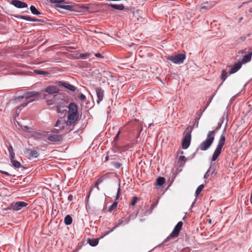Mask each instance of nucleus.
I'll return each instance as SVG.
<instances>
[{"label":"nucleus","instance_id":"f257e3e1","mask_svg":"<svg viewBox=\"0 0 252 252\" xmlns=\"http://www.w3.org/2000/svg\"><path fill=\"white\" fill-rule=\"evenodd\" d=\"M74 126L72 124L69 125V123L63 119L58 120L55 125V126L59 127L58 130L62 131L63 134L67 133L72 130L74 128Z\"/></svg>","mask_w":252,"mask_h":252},{"label":"nucleus","instance_id":"f03ea898","mask_svg":"<svg viewBox=\"0 0 252 252\" xmlns=\"http://www.w3.org/2000/svg\"><path fill=\"white\" fill-rule=\"evenodd\" d=\"M214 133V132L213 131H209L208 132L207 138L199 145V149L201 151H206L208 150L213 144L215 139Z\"/></svg>","mask_w":252,"mask_h":252},{"label":"nucleus","instance_id":"7ed1b4c3","mask_svg":"<svg viewBox=\"0 0 252 252\" xmlns=\"http://www.w3.org/2000/svg\"><path fill=\"white\" fill-rule=\"evenodd\" d=\"M39 95V94L38 92H27L26 93H25L24 94V95L23 96H19L17 97L16 98V101H21V99H22L24 98H25L27 99H30L32 97L36 98V97H38ZM35 100H36L35 98H33V99L30 100L28 102L25 103L24 104L20 106L19 108L21 109L22 108H23V107L26 106L30 102H32L33 101H34Z\"/></svg>","mask_w":252,"mask_h":252},{"label":"nucleus","instance_id":"20e7f679","mask_svg":"<svg viewBox=\"0 0 252 252\" xmlns=\"http://www.w3.org/2000/svg\"><path fill=\"white\" fill-rule=\"evenodd\" d=\"M225 137L224 135H221L218 141V144L215 150L212 157V161H215L217 160L219 155L220 154L222 148L225 144Z\"/></svg>","mask_w":252,"mask_h":252},{"label":"nucleus","instance_id":"39448f33","mask_svg":"<svg viewBox=\"0 0 252 252\" xmlns=\"http://www.w3.org/2000/svg\"><path fill=\"white\" fill-rule=\"evenodd\" d=\"M192 129V126H189L185 130V135L182 140V148L184 149H187L190 145Z\"/></svg>","mask_w":252,"mask_h":252},{"label":"nucleus","instance_id":"423d86ee","mask_svg":"<svg viewBox=\"0 0 252 252\" xmlns=\"http://www.w3.org/2000/svg\"><path fill=\"white\" fill-rule=\"evenodd\" d=\"M166 58L176 64H181L183 63L186 59V55L184 54H178L175 55H169L166 57Z\"/></svg>","mask_w":252,"mask_h":252},{"label":"nucleus","instance_id":"0eeeda50","mask_svg":"<svg viewBox=\"0 0 252 252\" xmlns=\"http://www.w3.org/2000/svg\"><path fill=\"white\" fill-rule=\"evenodd\" d=\"M183 223L182 221L178 222L174 227L172 233L169 235V236L167 237L166 241H169L172 239H174L177 237L183 226Z\"/></svg>","mask_w":252,"mask_h":252},{"label":"nucleus","instance_id":"6e6552de","mask_svg":"<svg viewBox=\"0 0 252 252\" xmlns=\"http://www.w3.org/2000/svg\"><path fill=\"white\" fill-rule=\"evenodd\" d=\"M37 149H27L24 152L25 154L30 159L36 158L39 156Z\"/></svg>","mask_w":252,"mask_h":252},{"label":"nucleus","instance_id":"1a4fd4ad","mask_svg":"<svg viewBox=\"0 0 252 252\" xmlns=\"http://www.w3.org/2000/svg\"><path fill=\"white\" fill-rule=\"evenodd\" d=\"M105 6L108 8H112L118 10H125L127 11L129 10V8L125 7L123 4H112V3H105Z\"/></svg>","mask_w":252,"mask_h":252},{"label":"nucleus","instance_id":"9d476101","mask_svg":"<svg viewBox=\"0 0 252 252\" xmlns=\"http://www.w3.org/2000/svg\"><path fill=\"white\" fill-rule=\"evenodd\" d=\"M215 5L214 1H206L202 3L200 6V11L205 12L210 9Z\"/></svg>","mask_w":252,"mask_h":252},{"label":"nucleus","instance_id":"9b49d317","mask_svg":"<svg viewBox=\"0 0 252 252\" xmlns=\"http://www.w3.org/2000/svg\"><path fill=\"white\" fill-rule=\"evenodd\" d=\"M68 119L66 121L69 125H75V123L78 118V114L68 113L67 116Z\"/></svg>","mask_w":252,"mask_h":252},{"label":"nucleus","instance_id":"f8f14e48","mask_svg":"<svg viewBox=\"0 0 252 252\" xmlns=\"http://www.w3.org/2000/svg\"><path fill=\"white\" fill-rule=\"evenodd\" d=\"M11 4L18 8H22L28 7V4L25 2L19 0H12Z\"/></svg>","mask_w":252,"mask_h":252},{"label":"nucleus","instance_id":"ddd939ff","mask_svg":"<svg viewBox=\"0 0 252 252\" xmlns=\"http://www.w3.org/2000/svg\"><path fill=\"white\" fill-rule=\"evenodd\" d=\"M28 203L23 201L17 202L13 206V209L15 211H19L21 210L23 208L26 207Z\"/></svg>","mask_w":252,"mask_h":252},{"label":"nucleus","instance_id":"4468645a","mask_svg":"<svg viewBox=\"0 0 252 252\" xmlns=\"http://www.w3.org/2000/svg\"><path fill=\"white\" fill-rule=\"evenodd\" d=\"M97 100V103L98 104L103 100L104 97V91L101 88H97L95 90Z\"/></svg>","mask_w":252,"mask_h":252},{"label":"nucleus","instance_id":"2eb2a0df","mask_svg":"<svg viewBox=\"0 0 252 252\" xmlns=\"http://www.w3.org/2000/svg\"><path fill=\"white\" fill-rule=\"evenodd\" d=\"M59 88L55 86H49L47 87L45 90V92L49 94H54L55 93H58L59 92Z\"/></svg>","mask_w":252,"mask_h":252},{"label":"nucleus","instance_id":"dca6fc26","mask_svg":"<svg viewBox=\"0 0 252 252\" xmlns=\"http://www.w3.org/2000/svg\"><path fill=\"white\" fill-rule=\"evenodd\" d=\"M48 139L52 142H59L62 140V137L61 135L57 134H49Z\"/></svg>","mask_w":252,"mask_h":252},{"label":"nucleus","instance_id":"f3484780","mask_svg":"<svg viewBox=\"0 0 252 252\" xmlns=\"http://www.w3.org/2000/svg\"><path fill=\"white\" fill-rule=\"evenodd\" d=\"M16 17H17L19 19L25 20L29 21L43 22V21L42 20L38 19L35 18H32L29 16L19 15V16H16Z\"/></svg>","mask_w":252,"mask_h":252},{"label":"nucleus","instance_id":"a211bd4d","mask_svg":"<svg viewBox=\"0 0 252 252\" xmlns=\"http://www.w3.org/2000/svg\"><path fill=\"white\" fill-rule=\"evenodd\" d=\"M59 85H61L72 92H75L76 90V88L75 86L71 85L67 82H59Z\"/></svg>","mask_w":252,"mask_h":252},{"label":"nucleus","instance_id":"6ab92c4d","mask_svg":"<svg viewBox=\"0 0 252 252\" xmlns=\"http://www.w3.org/2000/svg\"><path fill=\"white\" fill-rule=\"evenodd\" d=\"M68 113L78 114V107L77 105L74 103H70L68 106Z\"/></svg>","mask_w":252,"mask_h":252},{"label":"nucleus","instance_id":"aec40b11","mask_svg":"<svg viewBox=\"0 0 252 252\" xmlns=\"http://www.w3.org/2000/svg\"><path fill=\"white\" fill-rule=\"evenodd\" d=\"M242 64L241 63V62H239L236 63L235 64H234V65L231 68L229 73L233 74V73L236 72L239 69H240V68L242 66Z\"/></svg>","mask_w":252,"mask_h":252},{"label":"nucleus","instance_id":"412c9836","mask_svg":"<svg viewBox=\"0 0 252 252\" xmlns=\"http://www.w3.org/2000/svg\"><path fill=\"white\" fill-rule=\"evenodd\" d=\"M252 56V52H250L248 55H245L241 62L242 64L249 62L251 60Z\"/></svg>","mask_w":252,"mask_h":252},{"label":"nucleus","instance_id":"4be33fe9","mask_svg":"<svg viewBox=\"0 0 252 252\" xmlns=\"http://www.w3.org/2000/svg\"><path fill=\"white\" fill-rule=\"evenodd\" d=\"M55 7H60V8L64 9L65 10H67L69 11L73 10L72 6L71 5H62V4H57L55 5Z\"/></svg>","mask_w":252,"mask_h":252},{"label":"nucleus","instance_id":"5701e85b","mask_svg":"<svg viewBox=\"0 0 252 252\" xmlns=\"http://www.w3.org/2000/svg\"><path fill=\"white\" fill-rule=\"evenodd\" d=\"M10 161L12 165L16 168H19L22 166L21 163L15 160L14 158H10Z\"/></svg>","mask_w":252,"mask_h":252},{"label":"nucleus","instance_id":"b1692460","mask_svg":"<svg viewBox=\"0 0 252 252\" xmlns=\"http://www.w3.org/2000/svg\"><path fill=\"white\" fill-rule=\"evenodd\" d=\"M123 223H124V220H122V219L119 220L117 224L115 225V226H114V227L112 229H110L109 231L106 232L105 235L108 234L110 232H112L114 229H115L116 227H117L119 226H120V225H121Z\"/></svg>","mask_w":252,"mask_h":252},{"label":"nucleus","instance_id":"393cba45","mask_svg":"<svg viewBox=\"0 0 252 252\" xmlns=\"http://www.w3.org/2000/svg\"><path fill=\"white\" fill-rule=\"evenodd\" d=\"M72 222V219L71 216L69 215H67L65 216L64 220V222L66 225H70L71 224Z\"/></svg>","mask_w":252,"mask_h":252},{"label":"nucleus","instance_id":"a878e982","mask_svg":"<svg viewBox=\"0 0 252 252\" xmlns=\"http://www.w3.org/2000/svg\"><path fill=\"white\" fill-rule=\"evenodd\" d=\"M89 244L92 246H95L98 243V240L97 239H88Z\"/></svg>","mask_w":252,"mask_h":252},{"label":"nucleus","instance_id":"bb28decb","mask_svg":"<svg viewBox=\"0 0 252 252\" xmlns=\"http://www.w3.org/2000/svg\"><path fill=\"white\" fill-rule=\"evenodd\" d=\"M31 12L34 15H39L41 13L36 8L34 5H31L30 7Z\"/></svg>","mask_w":252,"mask_h":252},{"label":"nucleus","instance_id":"cd10ccee","mask_svg":"<svg viewBox=\"0 0 252 252\" xmlns=\"http://www.w3.org/2000/svg\"><path fill=\"white\" fill-rule=\"evenodd\" d=\"M165 183V178L164 177H158L156 180V183L158 186H162Z\"/></svg>","mask_w":252,"mask_h":252},{"label":"nucleus","instance_id":"c85d7f7f","mask_svg":"<svg viewBox=\"0 0 252 252\" xmlns=\"http://www.w3.org/2000/svg\"><path fill=\"white\" fill-rule=\"evenodd\" d=\"M79 7L82 8L83 9L82 12H90L89 10V6L86 4H81L80 5Z\"/></svg>","mask_w":252,"mask_h":252},{"label":"nucleus","instance_id":"c756f323","mask_svg":"<svg viewBox=\"0 0 252 252\" xmlns=\"http://www.w3.org/2000/svg\"><path fill=\"white\" fill-rule=\"evenodd\" d=\"M8 152L9 153L10 158H15V153L13 151V148L11 145H10L8 147Z\"/></svg>","mask_w":252,"mask_h":252},{"label":"nucleus","instance_id":"7c9ffc66","mask_svg":"<svg viewBox=\"0 0 252 252\" xmlns=\"http://www.w3.org/2000/svg\"><path fill=\"white\" fill-rule=\"evenodd\" d=\"M44 98L47 99L46 102H47V104L48 105H51L53 104L55 101L54 96L53 97V98L52 99H47V95L46 94H44Z\"/></svg>","mask_w":252,"mask_h":252},{"label":"nucleus","instance_id":"2f4dec72","mask_svg":"<svg viewBox=\"0 0 252 252\" xmlns=\"http://www.w3.org/2000/svg\"><path fill=\"white\" fill-rule=\"evenodd\" d=\"M34 72L37 74L43 75L44 76H47L49 74V72L47 71L40 70H34Z\"/></svg>","mask_w":252,"mask_h":252},{"label":"nucleus","instance_id":"473e14b6","mask_svg":"<svg viewBox=\"0 0 252 252\" xmlns=\"http://www.w3.org/2000/svg\"><path fill=\"white\" fill-rule=\"evenodd\" d=\"M118 202L115 200V201L109 207V211L112 212L113 210H114L117 206Z\"/></svg>","mask_w":252,"mask_h":252},{"label":"nucleus","instance_id":"72a5a7b5","mask_svg":"<svg viewBox=\"0 0 252 252\" xmlns=\"http://www.w3.org/2000/svg\"><path fill=\"white\" fill-rule=\"evenodd\" d=\"M104 177V176L103 177L98 178L95 183V186L96 187L98 190H99V188L98 187V185L103 182V178Z\"/></svg>","mask_w":252,"mask_h":252},{"label":"nucleus","instance_id":"f704fd0d","mask_svg":"<svg viewBox=\"0 0 252 252\" xmlns=\"http://www.w3.org/2000/svg\"><path fill=\"white\" fill-rule=\"evenodd\" d=\"M204 188L203 185H201L197 188L196 191H195V194L196 196H197L199 195V194L200 193V192L202 191Z\"/></svg>","mask_w":252,"mask_h":252},{"label":"nucleus","instance_id":"c9c22d12","mask_svg":"<svg viewBox=\"0 0 252 252\" xmlns=\"http://www.w3.org/2000/svg\"><path fill=\"white\" fill-rule=\"evenodd\" d=\"M139 200V198L136 196H133L132 197V200L130 203V205L132 206H134L136 203H137V201Z\"/></svg>","mask_w":252,"mask_h":252},{"label":"nucleus","instance_id":"e433bc0d","mask_svg":"<svg viewBox=\"0 0 252 252\" xmlns=\"http://www.w3.org/2000/svg\"><path fill=\"white\" fill-rule=\"evenodd\" d=\"M227 72L225 70H223L221 73V80L224 81L227 77Z\"/></svg>","mask_w":252,"mask_h":252},{"label":"nucleus","instance_id":"4c0bfd02","mask_svg":"<svg viewBox=\"0 0 252 252\" xmlns=\"http://www.w3.org/2000/svg\"><path fill=\"white\" fill-rule=\"evenodd\" d=\"M178 160L181 163L184 164L186 161V158L184 156H182L179 157Z\"/></svg>","mask_w":252,"mask_h":252},{"label":"nucleus","instance_id":"58836bf2","mask_svg":"<svg viewBox=\"0 0 252 252\" xmlns=\"http://www.w3.org/2000/svg\"><path fill=\"white\" fill-rule=\"evenodd\" d=\"M120 194H121L120 181H119V188H118V190H117V195H116V200L119 198Z\"/></svg>","mask_w":252,"mask_h":252},{"label":"nucleus","instance_id":"ea45409f","mask_svg":"<svg viewBox=\"0 0 252 252\" xmlns=\"http://www.w3.org/2000/svg\"><path fill=\"white\" fill-rule=\"evenodd\" d=\"M120 194H121L120 181H119V188H118V190H117V195H116V200L119 198Z\"/></svg>","mask_w":252,"mask_h":252},{"label":"nucleus","instance_id":"a19ab883","mask_svg":"<svg viewBox=\"0 0 252 252\" xmlns=\"http://www.w3.org/2000/svg\"><path fill=\"white\" fill-rule=\"evenodd\" d=\"M91 54L90 53H85V54H81L80 57L81 58H87L90 57Z\"/></svg>","mask_w":252,"mask_h":252},{"label":"nucleus","instance_id":"79ce46f5","mask_svg":"<svg viewBox=\"0 0 252 252\" xmlns=\"http://www.w3.org/2000/svg\"><path fill=\"white\" fill-rule=\"evenodd\" d=\"M113 165H114V166L115 167H116V168H119L121 167V164L119 162H116V161H114L113 163H112Z\"/></svg>","mask_w":252,"mask_h":252},{"label":"nucleus","instance_id":"37998d69","mask_svg":"<svg viewBox=\"0 0 252 252\" xmlns=\"http://www.w3.org/2000/svg\"><path fill=\"white\" fill-rule=\"evenodd\" d=\"M65 0H50V2L55 3H59L63 2Z\"/></svg>","mask_w":252,"mask_h":252},{"label":"nucleus","instance_id":"c03bdc74","mask_svg":"<svg viewBox=\"0 0 252 252\" xmlns=\"http://www.w3.org/2000/svg\"><path fill=\"white\" fill-rule=\"evenodd\" d=\"M86 96L83 94H81L79 96V98L83 101L85 100L86 99Z\"/></svg>","mask_w":252,"mask_h":252},{"label":"nucleus","instance_id":"a18cd8bd","mask_svg":"<svg viewBox=\"0 0 252 252\" xmlns=\"http://www.w3.org/2000/svg\"><path fill=\"white\" fill-rule=\"evenodd\" d=\"M130 216H131V215H129V216L127 218H126V219H125V220H124V222L125 223L127 224L129 222V221L130 220Z\"/></svg>","mask_w":252,"mask_h":252},{"label":"nucleus","instance_id":"49530a36","mask_svg":"<svg viewBox=\"0 0 252 252\" xmlns=\"http://www.w3.org/2000/svg\"><path fill=\"white\" fill-rule=\"evenodd\" d=\"M220 126H221V125H219L214 130L211 131L214 132V137H215V134H216V132L220 128Z\"/></svg>","mask_w":252,"mask_h":252},{"label":"nucleus","instance_id":"de8ad7c7","mask_svg":"<svg viewBox=\"0 0 252 252\" xmlns=\"http://www.w3.org/2000/svg\"><path fill=\"white\" fill-rule=\"evenodd\" d=\"M73 199V196L72 194H69L68 196V200L69 201H71Z\"/></svg>","mask_w":252,"mask_h":252},{"label":"nucleus","instance_id":"09e8293b","mask_svg":"<svg viewBox=\"0 0 252 252\" xmlns=\"http://www.w3.org/2000/svg\"><path fill=\"white\" fill-rule=\"evenodd\" d=\"M95 56L96 57H98V58H103V57L101 55V54H100L99 53L95 54Z\"/></svg>","mask_w":252,"mask_h":252},{"label":"nucleus","instance_id":"8fccbe9b","mask_svg":"<svg viewBox=\"0 0 252 252\" xmlns=\"http://www.w3.org/2000/svg\"><path fill=\"white\" fill-rule=\"evenodd\" d=\"M0 172L1 173H2V174H5V175H6L7 176H10V174L8 172H7L6 171H0Z\"/></svg>","mask_w":252,"mask_h":252},{"label":"nucleus","instance_id":"3c124183","mask_svg":"<svg viewBox=\"0 0 252 252\" xmlns=\"http://www.w3.org/2000/svg\"><path fill=\"white\" fill-rule=\"evenodd\" d=\"M120 131H119L117 133V134L116 135L115 137V140H117V139L118 138V137H119V134H120Z\"/></svg>","mask_w":252,"mask_h":252},{"label":"nucleus","instance_id":"603ef678","mask_svg":"<svg viewBox=\"0 0 252 252\" xmlns=\"http://www.w3.org/2000/svg\"><path fill=\"white\" fill-rule=\"evenodd\" d=\"M246 39V37L245 36H243V37H240V40L242 41H245Z\"/></svg>","mask_w":252,"mask_h":252},{"label":"nucleus","instance_id":"864d4df0","mask_svg":"<svg viewBox=\"0 0 252 252\" xmlns=\"http://www.w3.org/2000/svg\"><path fill=\"white\" fill-rule=\"evenodd\" d=\"M57 110L58 112H59V113H60L61 112V108L59 107H57Z\"/></svg>","mask_w":252,"mask_h":252},{"label":"nucleus","instance_id":"5fc2aeb1","mask_svg":"<svg viewBox=\"0 0 252 252\" xmlns=\"http://www.w3.org/2000/svg\"><path fill=\"white\" fill-rule=\"evenodd\" d=\"M109 160V157L107 156L105 157V161H107Z\"/></svg>","mask_w":252,"mask_h":252},{"label":"nucleus","instance_id":"6e6d98bb","mask_svg":"<svg viewBox=\"0 0 252 252\" xmlns=\"http://www.w3.org/2000/svg\"><path fill=\"white\" fill-rule=\"evenodd\" d=\"M249 12H250V13H252V8H251L249 9Z\"/></svg>","mask_w":252,"mask_h":252},{"label":"nucleus","instance_id":"4d7b16f0","mask_svg":"<svg viewBox=\"0 0 252 252\" xmlns=\"http://www.w3.org/2000/svg\"><path fill=\"white\" fill-rule=\"evenodd\" d=\"M251 202L252 203V194H251Z\"/></svg>","mask_w":252,"mask_h":252},{"label":"nucleus","instance_id":"13d9d810","mask_svg":"<svg viewBox=\"0 0 252 252\" xmlns=\"http://www.w3.org/2000/svg\"><path fill=\"white\" fill-rule=\"evenodd\" d=\"M206 175V174L205 175L204 178H206L207 177V176Z\"/></svg>","mask_w":252,"mask_h":252},{"label":"nucleus","instance_id":"bf43d9fd","mask_svg":"<svg viewBox=\"0 0 252 252\" xmlns=\"http://www.w3.org/2000/svg\"><path fill=\"white\" fill-rule=\"evenodd\" d=\"M243 19V17L240 18V20H242Z\"/></svg>","mask_w":252,"mask_h":252}]
</instances>
